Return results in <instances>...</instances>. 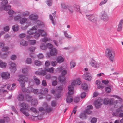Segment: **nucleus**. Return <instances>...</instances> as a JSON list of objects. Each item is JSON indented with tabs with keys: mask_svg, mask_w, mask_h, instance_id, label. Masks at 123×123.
Returning <instances> with one entry per match:
<instances>
[{
	"mask_svg": "<svg viewBox=\"0 0 123 123\" xmlns=\"http://www.w3.org/2000/svg\"><path fill=\"white\" fill-rule=\"evenodd\" d=\"M11 6L10 5H8V6H5L4 8H3L2 7H1L0 8V9L1 10H5L6 11H7L8 10L10 9H11Z\"/></svg>",
	"mask_w": 123,
	"mask_h": 123,
	"instance_id": "72a5a7b5",
	"label": "nucleus"
},
{
	"mask_svg": "<svg viewBox=\"0 0 123 123\" xmlns=\"http://www.w3.org/2000/svg\"><path fill=\"white\" fill-rule=\"evenodd\" d=\"M67 72L66 70H64L62 71V76L60 77L59 79V80L60 82L62 83V84H64L66 80L65 77L64 76L67 73Z\"/></svg>",
	"mask_w": 123,
	"mask_h": 123,
	"instance_id": "0eeeda50",
	"label": "nucleus"
},
{
	"mask_svg": "<svg viewBox=\"0 0 123 123\" xmlns=\"http://www.w3.org/2000/svg\"><path fill=\"white\" fill-rule=\"evenodd\" d=\"M9 121V118L8 117H4L3 119H0V123H5L7 121Z\"/></svg>",
	"mask_w": 123,
	"mask_h": 123,
	"instance_id": "4be33fe9",
	"label": "nucleus"
},
{
	"mask_svg": "<svg viewBox=\"0 0 123 123\" xmlns=\"http://www.w3.org/2000/svg\"><path fill=\"white\" fill-rule=\"evenodd\" d=\"M79 49V48L78 46H75L71 47V49L72 51L78 50Z\"/></svg>",
	"mask_w": 123,
	"mask_h": 123,
	"instance_id": "6e6d98bb",
	"label": "nucleus"
},
{
	"mask_svg": "<svg viewBox=\"0 0 123 123\" xmlns=\"http://www.w3.org/2000/svg\"><path fill=\"white\" fill-rule=\"evenodd\" d=\"M74 102L76 103L78 102L80 100V98L79 97H75L74 99Z\"/></svg>",
	"mask_w": 123,
	"mask_h": 123,
	"instance_id": "69168bd1",
	"label": "nucleus"
},
{
	"mask_svg": "<svg viewBox=\"0 0 123 123\" xmlns=\"http://www.w3.org/2000/svg\"><path fill=\"white\" fill-rule=\"evenodd\" d=\"M33 79L34 80L35 83L37 85H38L40 84V80L37 77L35 76H34L33 77Z\"/></svg>",
	"mask_w": 123,
	"mask_h": 123,
	"instance_id": "a211bd4d",
	"label": "nucleus"
},
{
	"mask_svg": "<svg viewBox=\"0 0 123 123\" xmlns=\"http://www.w3.org/2000/svg\"><path fill=\"white\" fill-rule=\"evenodd\" d=\"M24 98V96L22 93H20L18 95V99L19 101H23Z\"/></svg>",
	"mask_w": 123,
	"mask_h": 123,
	"instance_id": "a878e982",
	"label": "nucleus"
},
{
	"mask_svg": "<svg viewBox=\"0 0 123 123\" xmlns=\"http://www.w3.org/2000/svg\"><path fill=\"white\" fill-rule=\"evenodd\" d=\"M9 48L7 47H3L2 48V50L3 51H6L9 49Z\"/></svg>",
	"mask_w": 123,
	"mask_h": 123,
	"instance_id": "4d7b16f0",
	"label": "nucleus"
},
{
	"mask_svg": "<svg viewBox=\"0 0 123 123\" xmlns=\"http://www.w3.org/2000/svg\"><path fill=\"white\" fill-rule=\"evenodd\" d=\"M8 13L9 15H11L15 13V12L12 10H10L8 12Z\"/></svg>",
	"mask_w": 123,
	"mask_h": 123,
	"instance_id": "052dcab7",
	"label": "nucleus"
},
{
	"mask_svg": "<svg viewBox=\"0 0 123 123\" xmlns=\"http://www.w3.org/2000/svg\"><path fill=\"white\" fill-rule=\"evenodd\" d=\"M40 34L38 33H36L34 35V37L36 39H38L40 37Z\"/></svg>",
	"mask_w": 123,
	"mask_h": 123,
	"instance_id": "bf43d9fd",
	"label": "nucleus"
},
{
	"mask_svg": "<svg viewBox=\"0 0 123 123\" xmlns=\"http://www.w3.org/2000/svg\"><path fill=\"white\" fill-rule=\"evenodd\" d=\"M18 29V27L17 25H15L12 27V29L14 31H17Z\"/></svg>",
	"mask_w": 123,
	"mask_h": 123,
	"instance_id": "e433bc0d",
	"label": "nucleus"
},
{
	"mask_svg": "<svg viewBox=\"0 0 123 123\" xmlns=\"http://www.w3.org/2000/svg\"><path fill=\"white\" fill-rule=\"evenodd\" d=\"M22 14L23 16H26L29 15V12L28 11H25L23 12Z\"/></svg>",
	"mask_w": 123,
	"mask_h": 123,
	"instance_id": "13d9d810",
	"label": "nucleus"
},
{
	"mask_svg": "<svg viewBox=\"0 0 123 123\" xmlns=\"http://www.w3.org/2000/svg\"><path fill=\"white\" fill-rule=\"evenodd\" d=\"M84 112L85 113L89 114H91L92 113V111L89 109L85 110L84 111Z\"/></svg>",
	"mask_w": 123,
	"mask_h": 123,
	"instance_id": "5fc2aeb1",
	"label": "nucleus"
},
{
	"mask_svg": "<svg viewBox=\"0 0 123 123\" xmlns=\"http://www.w3.org/2000/svg\"><path fill=\"white\" fill-rule=\"evenodd\" d=\"M36 48L35 47L31 46L28 48V50L30 52H32L34 51Z\"/></svg>",
	"mask_w": 123,
	"mask_h": 123,
	"instance_id": "37998d69",
	"label": "nucleus"
},
{
	"mask_svg": "<svg viewBox=\"0 0 123 123\" xmlns=\"http://www.w3.org/2000/svg\"><path fill=\"white\" fill-rule=\"evenodd\" d=\"M51 65L53 66H55L57 64L56 62L54 61H52L51 62Z\"/></svg>",
	"mask_w": 123,
	"mask_h": 123,
	"instance_id": "338daca9",
	"label": "nucleus"
},
{
	"mask_svg": "<svg viewBox=\"0 0 123 123\" xmlns=\"http://www.w3.org/2000/svg\"><path fill=\"white\" fill-rule=\"evenodd\" d=\"M97 121V118H93L92 119L91 122V123H96Z\"/></svg>",
	"mask_w": 123,
	"mask_h": 123,
	"instance_id": "680f3d73",
	"label": "nucleus"
},
{
	"mask_svg": "<svg viewBox=\"0 0 123 123\" xmlns=\"http://www.w3.org/2000/svg\"><path fill=\"white\" fill-rule=\"evenodd\" d=\"M37 104V101L36 99H32L31 101V104L32 105H36Z\"/></svg>",
	"mask_w": 123,
	"mask_h": 123,
	"instance_id": "2f4dec72",
	"label": "nucleus"
},
{
	"mask_svg": "<svg viewBox=\"0 0 123 123\" xmlns=\"http://www.w3.org/2000/svg\"><path fill=\"white\" fill-rule=\"evenodd\" d=\"M73 94V91H69L68 92V95L67 96L66 99V101L68 103H70L73 101L72 97L71 96Z\"/></svg>",
	"mask_w": 123,
	"mask_h": 123,
	"instance_id": "6e6552de",
	"label": "nucleus"
},
{
	"mask_svg": "<svg viewBox=\"0 0 123 123\" xmlns=\"http://www.w3.org/2000/svg\"><path fill=\"white\" fill-rule=\"evenodd\" d=\"M46 107L45 109V111L48 113H49L51 112L52 110V109L50 107L48 106L47 105H46Z\"/></svg>",
	"mask_w": 123,
	"mask_h": 123,
	"instance_id": "393cba45",
	"label": "nucleus"
},
{
	"mask_svg": "<svg viewBox=\"0 0 123 123\" xmlns=\"http://www.w3.org/2000/svg\"><path fill=\"white\" fill-rule=\"evenodd\" d=\"M20 44L24 46H26L28 45V43L26 41L22 40L20 42Z\"/></svg>",
	"mask_w": 123,
	"mask_h": 123,
	"instance_id": "473e14b6",
	"label": "nucleus"
},
{
	"mask_svg": "<svg viewBox=\"0 0 123 123\" xmlns=\"http://www.w3.org/2000/svg\"><path fill=\"white\" fill-rule=\"evenodd\" d=\"M81 88L82 89L84 90L87 89L88 87L87 84L85 83H83L82 84Z\"/></svg>",
	"mask_w": 123,
	"mask_h": 123,
	"instance_id": "4c0bfd02",
	"label": "nucleus"
},
{
	"mask_svg": "<svg viewBox=\"0 0 123 123\" xmlns=\"http://www.w3.org/2000/svg\"><path fill=\"white\" fill-rule=\"evenodd\" d=\"M34 64L36 66H40L42 65V62L40 61L36 60L34 62Z\"/></svg>",
	"mask_w": 123,
	"mask_h": 123,
	"instance_id": "cd10ccee",
	"label": "nucleus"
},
{
	"mask_svg": "<svg viewBox=\"0 0 123 123\" xmlns=\"http://www.w3.org/2000/svg\"><path fill=\"white\" fill-rule=\"evenodd\" d=\"M1 75L3 79H7L9 77L10 74L8 73L3 72L1 74Z\"/></svg>",
	"mask_w": 123,
	"mask_h": 123,
	"instance_id": "2eb2a0df",
	"label": "nucleus"
},
{
	"mask_svg": "<svg viewBox=\"0 0 123 123\" xmlns=\"http://www.w3.org/2000/svg\"><path fill=\"white\" fill-rule=\"evenodd\" d=\"M26 62L28 64H31L32 62L31 59L29 58H27L26 61Z\"/></svg>",
	"mask_w": 123,
	"mask_h": 123,
	"instance_id": "09e8293b",
	"label": "nucleus"
},
{
	"mask_svg": "<svg viewBox=\"0 0 123 123\" xmlns=\"http://www.w3.org/2000/svg\"><path fill=\"white\" fill-rule=\"evenodd\" d=\"M75 9L77 12L81 13V11L80 9V7L78 5H76L75 6Z\"/></svg>",
	"mask_w": 123,
	"mask_h": 123,
	"instance_id": "79ce46f5",
	"label": "nucleus"
},
{
	"mask_svg": "<svg viewBox=\"0 0 123 123\" xmlns=\"http://www.w3.org/2000/svg\"><path fill=\"white\" fill-rule=\"evenodd\" d=\"M25 98L27 101H30L32 99V97L28 94L25 95Z\"/></svg>",
	"mask_w": 123,
	"mask_h": 123,
	"instance_id": "412c9836",
	"label": "nucleus"
},
{
	"mask_svg": "<svg viewBox=\"0 0 123 123\" xmlns=\"http://www.w3.org/2000/svg\"><path fill=\"white\" fill-rule=\"evenodd\" d=\"M83 77L84 79L89 81L91 80L92 78L91 76H86L85 75H83Z\"/></svg>",
	"mask_w": 123,
	"mask_h": 123,
	"instance_id": "c85d7f7f",
	"label": "nucleus"
},
{
	"mask_svg": "<svg viewBox=\"0 0 123 123\" xmlns=\"http://www.w3.org/2000/svg\"><path fill=\"white\" fill-rule=\"evenodd\" d=\"M88 19L92 22L95 23L97 21V18L93 15H86Z\"/></svg>",
	"mask_w": 123,
	"mask_h": 123,
	"instance_id": "9b49d317",
	"label": "nucleus"
},
{
	"mask_svg": "<svg viewBox=\"0 0 123 123\" xmlns=\"http://www.w3.org/2000/svg\"><path fill=\"white\" fill-rule=\"evenodd\" d=\"M28 80V78L23 75L20 76L18 80V81L20 82L21 87H22V91L30 93L33 92V88L31 87H29L26 90L25 87V82H27Z\"/></svg>",
	"mask_w": 123,
	"mask_h": 123,
	"instance_id": "f257e3e1",
	"label": "nucleus"
},
{
	"mask_svg": "<svg viewBox=\"0 0 123 123\" xmlns=\"http://www.w3.org/2000/svg\"><path fill=\"white\" fill-rule=\"evenodd\" d=\"M29 18L31 20L33 21H36L37 19L38 16L33 14H31L29 16Z\"/></svg>",
	"mask_w": 123,
	"mask_h": 123,
	"instance_id": "6ab92c4d",
	"label": "nucleus"
},
{
	"mask_svg": "<svg viewBox=\"0 0 123 123\" xmlns=\"http://www.w3.org/2000/svg\"><path fill=\"white\" fill-rule=\"evenodd\" d=\"M9 64L10 66V68L11 71L12 73H15L16 70V65L15 64L12 62H10Z\"/></svg>",
	"mask_w": 123,
	"mask_h": 123,
	"instance_id": "1a4fd4ad",
	"label": "nucleus"
},
{
	"mask_svg": "<svg viewBox=\"0 0 123 123\" xmlns=\"http://www.w3.org/2000/svg\"><path fill=\"white\" fill-rule=\"evenodd\" d=\"M41 49L43 50H45L46 49V47L44 44H42L40 46Z\"/></svg>",
	"mask_w": 123,
	"mask_h": 123,
	"instance_id": "a18cd8bd",
	"label": "nucleus"
},
{
	"mask_svg": "<svg viewBox=\"0 0 123 123\" xmlns=\"http://www.w3.org/2000/svg\"><path fill=\"white\" fill-rule=\"evenodd\" d=\"M89 65L95 68H98L99 67V64L93 59H92L89 62Z\"/></svg>",
	"mask_w": 123,
	"mask_h": 123,
	"instance_id": "39448f33",
	"label": "nucleus"
},
{
	"mask_svg": "<svg viewBox=\"0 0 123 123\" xmlns=\"http://www.w3.org/2000/svg\"><path fill=\"white\" fill-rule=\"evenodd\" d=\"M123 22V21L122 20H121L120 21L117 28V31H120L121 30Z\"/></svg>",
	"mask_w": 123,
	"mask_h": 123,
	"instance_id": "aec40b11",
	"label": "nucleus"
},
{
	"mask_svg": "<svg viewBox=\"0 0 123 123\" xmlns=\"http://www.w3.org/2000/svg\"><path fill=\"white\" fill-rule=\"evenodd\" d=\"M21 16L19 15H18L17 16H16L14 17V20L15 21H18L19 19H21Z\"/></svg>",
	"mask_w": 123,
	"mask_h": 123,
	"instance_id": "49530a36",
	"label": "nucleus"
},
{
	"mask_svg": "<svg viewBox=\"0 0 123 123\" xmlns=\"http://www.w3.org/2000/svg\"><path fill=\"white\" fill-rule=\"evenodd\" d=\"M56 61L57 63H61L63 62L64 59L61 56H59L57 58Z\"/></svg>",
	"mask_w": 123,
	"mask_h": 123,
	"instance_id": "5701e85b",
	"label": "nucleus"
},
{
	"mask_svg": "<svg viewBox=\"0 0 123 123\" xmlns=\"http://www.w3.org/2000/svg\"><path fill=\"white\" fill-rule=\"evenodd\" d=\"M113 100V99L111 98L109 99L108 98H106L104 99L103 101V103L105 105L109 104L110 105L112 103Z\"/></svg>",
	"mask_w": 123,
	"mask_h": 123,
	"instance_id": "4468645a",
	"label": "nucleus"
},
{
	"mask_svg": "<svg viewBox=\"0 0 123 123\" xmlns=\"http://www.w3.org/2000/svg\"><path fill=\"white\" fill-rule=\"evenodd\" d=\"M42 85L44 86H45L47 85L46 81L45 80H43L42 82Z\"/></svg>",
	"mask_w": 123,
	"mask_h": 123,
	"instance_id": "774afa93",
	"label": "nucleus"
},
{
	"mask_svg": "<svg viewBox=\"0 0 123 123\" xmlns=\"http://www.w3.org/2000/svg\"><path fill=\"white\" fill-rule=\"evenodd\" d=\"M36 41L35 40H30L29 41V43L31 45H34L36 43Z\"/></svg>",
	"mask_w": 123,
	"mask_h": 123,
	"instance_id": "c03bdc74",
	"label": "nucleus"
},
{
	"mask_svg": "<svg viewBox=\"0 0 123 123\" xmlns=\"http://www.w3.org/2000/svg\"><path fill=\"white\" fill-rule=\"evenodd\" d=\"M45 70L48 72H49L51 73H53L54 72V69L53 67H51L49 68L45 69Z\"/></svg>",
	"mask_w": 123,
	"mask_h": 123,
	"instance_id": "7c9ffc66",
	"label": "nucleus"
},
{
	"mask_svg": "<svg viewBox=\"0 0 123 123\" xmlns=\"http://www.w3.org/2000/svg\"><path fill=\"white\" fill-rule=\"evenodd\" d=\"M47 5L49 6H51L52 5L53 0H47L46 1Z\"/></svg>",
	"mask_w": 123,
	"mask_h": 123,
	"instance_id": "c9c22d12",
	"label": "nucleus"
},
{
	"mask_svg": "<svg viewBox=\"0 0 123 123\" xmlns=\"http://www.w3.org/2000/svg\"><path fill=\"white\" fill-rule=\"evenodd\" d=\"M38 70L41 71L40 75L44 76L46 74V71L45 70H42V68H39Z\"/></svg>",
	"mask_w": 123,
	"mask_h": 123,
	"instance_id": "bb28decb",
	"label": "nucleus"
},
{
	"mask_svg": "<svg viewBox=\"0 0 123 123\" xmlns=\"http://www.w3.org/2000/svg\"><path fill=\"white\" fill-rule=\"evenodd\" d=\"M47 47L48 48L51 49L53 47V46L52 44L49 43L47 44Z\"/></svg>",
	"mask_w": 123,
	"mask_h": 123,
	"instance_id": "0e129e2a",
	"label": "nucleus"
},
{
	"mask_svg": "<svg viewBox=\"0 0 123 123\" xmlns=\"http://www.w3.org/2000/svg\"><path fill=\"white\" fill-rule=\"evenodd\" d=\"M6 64L4 62H2V63L0 65V66L3 68H5L6 67Z\"/></svg>",
	"mask_w": 123,
	"mask_h": 123,
	"instance_id": "603ef678",
	"label": "nucleus"
},
{
	"mask_svg": "<svg viewBox=\"0 0 123 123\" xmlns=\"http://www.w3.org/2000/svg\"><path fill=\"white\" fill-rule=\"evenodd\" d=\"M62 7L64 9H66L68 7L66 6L65 4L64 3H62L61 4Z\"/></svg>",
	"mask_w": 123,
	"mask_h": 123,
	"instance_id": "e2e57ef3",
	"label": "nucleus"
},
{
	"mask_svg": "<svg viewBox=\"0 0 123 123\" xmlns=\"http://www.w3.org/2000/svg\"><path fill=\"white\" fill-rule=\"evenodd\" d=\"M20 106L22 107L20 109V110L24 115L26 117L29 116V113L26 112L25 110H28V105L27 104L23 102L20 104Z\"/></svg>",
	"mask_w": 123,
	"mask_h": 123,
	"instance_id": "7ed1b4c3",
	"label": "nucleus"
},
{
	"mask_svg": "<svg viewBox=\"0 0 123 123\" xmlns=\"http://www.w3.org/2000/svg\"><path fill=\"white\" fill-rule=\"evenodd\" d=\"M111 99H113V101L112 102V103L110 105H113L114 107H118V105H117L118 104H120L119 102H118V100H116L115 101H114V99L113 98H111Z\"/></svg>",
	"mask_w": 123,
	"mask_h": 123,
	"instance_id": "dca6fc26",
	"label": "nucleus"
},
{
	"mask_svg": "<svg viewBox=\"0 0 123 123\" xmlns=\"http://www.w3.org/2000/svg\"><path fill=\"white\" fill-rule=\"evenodd\" d=\"M101 18L103 20L107 21L109 20V17L107 13L104 11H103L101 12Z\"/></svg>",
	"mask_w": 123,
	"mask_h": 123,
	"instance_id": "423d86ee",
	"label": "nucleus"
},
{
	"mask_svg": "<svg viewBox=\"0 0 123 123\" xmlns=\"http://www.w3.org/2000/svg\"><path fill=\"white\" fill-rule=\"evenodd\" d=\"M86 117V115L85 113H82L80 114L79 116L81 118H85Z\"/></svg>",
	"mask_w": 123,
	"mask_h": 123,
	"instance_id": "8fccbe9b",
	"label": "nucleus"
},
{
	"mask_svg": "<svg viewBox=\"0 0 123 123\" xmlns=\"http://www.w3.org/2000/svg\"><path fill=\"white\" fill-rule=\"evenodd\" d=\"M57 53L56 49L55 48H53L51 49L50 51V54L49 53H47V55L48 57H50V55H56Z\"/></svg>",
	"mask_w": 123,
	"mask_h": 123,
	"instance_id": "f8f14e48",
	"label": "nucleus"
},
{
	"mask_svg": "<svg viewBox=\"0 0 123 123\" xmlns=\"http://www.w3.org/2000/svg\"><path fill=\"white\" fill-rule=\"evenodd\" d=\"M27 19L26 18H23L21 19L20 21V23L22 24L26 22L27 21Z\"/></svg>",
	"mask_w": 123,
	"mask_h": 123,
	"instance_id": "ea45409f",
	"label": "nucleus"
},
{
	"mask_svg": "<svg viewBox=\"0 0 123 123\" xmlns=\"http://www.w3.org/2000/svg\"><path fill=\"white\" fill-rule=\"evenodd\" d=\"M103 103V100L98 99L94 101V104L97 109L99 108Z\"/></svg>",
	"mask_w": 123,
	"mask_h": 123,
	"instance_id": "9d476101",
	"label": "nucleus"
},
{
	"mask_svg": "<svg viewBox=\"0 0 123 123\" xmlns=\"http://www.w3.org/2000/svg\"><path fill=\"white\" fill-rule=\"evenodd\" d=\"M30 110L32 112H33L34 113L38 111L36 110V108L33 107H32L31 108Z\"/></svg>",
	"mask_w": 123,
	"mask_h": 123,
	"instance_id": "864d4df0",
	"label": "nucleus"
},
{
	"mask_svg": "<svg viewBox=\"0 0 123 123\" xmlns=\"http://www.w3.org/2000/svg\"><path fill=\"white\" fill-rule=\"evenodd\" d=\"M70 68H73L75 67L76 64V63L73 61H71L70 63Z\"/></svg>",
	"mask_w": 123,
	"mask_h": 123,
	"instance_id": "58836bf2",
	"label": "nucleus"
},
{
	"mask_svg": "<svg viewBox=\"0 0 123 123\" xmlns=\"http://www.w3.org/2000/svg\"><path fill=\"white\" fill-rule=\"evenodd\" d=\"M64 34L65 36L67 38L70 39L71 38V37L67 33V32L64 31Z\"/></svg>",
	"mask_w": 123,
	"mask_h": 123,
	"instance_id": "de8ad7c7",
	"label": "nucleus"
},
{
	"mask_svg": "<svg viewBox=\"0 0 123 123\" xmlns=\"http://www.w3.org/2000/svg\"><path fill=\"white\" fill-rule=\"evenodd\" d=\"M116 111L117 112L119 113L123 112V105H122L120 107L117 109Z\"/></svg>",
	"mask_w": 123,
	"mask_h": 123,
	"instance_id": "c756f323",
	"label": "nucleus"
},
{
	"mask_svg": "<svg viewBox=\"0 0 123 123\" xmlns=\"http://www.w3.org/2000/svg\"><path fill=\"white\" fill-rule=\"evenodd\" d=\"M37 29V26H34L32 28L27 31V33L29 34H33L36 32V30Z\"/></svg>",
	"mask_w": 123,
	"mask_h": 123,
	"instance_id": "ddd939ff",
	"label": "nucleus"
},
{
	"mask_svg": "<svg viewBox=\"0 0 123 123\" xmlns=\"http://www.w3.org/2000/svg\"><path fill=\"white\" fill-rule=\"evenodd\" d=\"M1 4L2 6H4L8 4V2L7 0H3Z\"/></svg>",
	"mask_w": 123,
	"mask_h": 123,
	"instance_id": "a19ab883",
	"label": "nucleus"
},
{
	"mask_svg": "<svg viewBox=\"0 0 123 123\" xmlns=\"http://www.w3.org/2000/svg\"><path fill=\"white\" fill-rule=\"evenodd\" d=\"M66 11L70 14L72 13L73 12V10L71 6H68L66 9Z\"/></svg>",
	"mask_w": 123,
	"mask_h": 123,
	"instance_id": "b1692460",
	"label": "nucleus"
},
{
	"mask_svg": "<svg viewBox=\"0 0 123 123\" xmlns=\"http://www.w3.org/2000/svg\"><path fill=\"white\" fill-rule=\"evenodd\" d=\"M81 84L80 79H77L74 80L71 83V85H69L68 87V90L69 91H72L74 90V86L75 85H79Z\"/></svg>",
	"mask_w": 123,
	"mask_h": 123,
	"instance_id": "20e7f679",
	"label": "nucleus"
},
{
	"mask_svg": "<svg viewBox=\"0 0 123 123\" xmlns=\"http://www.w3.org/2000/svg\"><path fill=\"white\" fill-rule=\"evenodd\" d=\"M28 67H27L26 68H24L22 69V72L24 74H27L28 72Z\"/></svg>",
	"mask_w": 123,
	"mask_h": 123,
	"instance_id": "f704fd0d",
	"label": "nucleus"
},
{
	"mask_svg": "<svg viewBox=\"0 0 123 123\" xmlns=\"http://www.w3.org/2000/svg\"><path fill=\"white\" fill-rule=\"evenodd\" d=\"M38 32L41 34V36L43 37H46L47 35L46 33L43 30L39 29Z\"/></svg>",
	"mask_w": 123,
	"mask_h": 123,
	"instance_id": "f3484780",
	"label": "nucleus"
},
{
	"mask_svg": "<svg viewBox=\"0 0 123 123\" xmlns=\"http://www.w3.org/2000/svg\"><path fill=\"white\" fill-rule=\"evenodd\" d=\"M50 64V62L49 61H46L45 63V66L46 67H47L49 66Z\"/></svg>",
	"mask_w": 123,
	"mask_h": 123,
	"instance_id": "3c124183",
	"label": "nucleus"
},
{
	"mask_svg": "<svg viewBox=\"0 0 123 123\" xmlns=\"http://www.w3.org/2000/svg\"><path fill=\"white\" fill-rule=\"evenodd\" d=\"M105 55L106 57L108 58L112 62L114 60L115 52L111 49L109 48L106 49L105 51Z\"/></svg>",
	"mask_w": 123,
	"mask_h": 123,
	"instance_id": "f03ea898",
	"label": "nucleus"
}]
</instances>
